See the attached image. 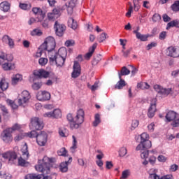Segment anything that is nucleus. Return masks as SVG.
<instances>
[{
    "label": "nucleus",
    "instance_id": "obj_1",
    "mask_svg": "<svg viewBox=\"0 0 179 179\" xmlns=\"http://www.w3.org/2000/svg\"><path fill=\"white\" fill-rule=\"evenodd\" d=\"M57 159L54 157H43L42 160L38 161V164L35 166L36 171H39L43 175H37L36 173H30L25 176V179H52L51 176H47L51 173L52 163H55Z\"/></svg>",
    "mask_w": 179,
    "mask_h": 179
},
{
    "label": "nucleus",
    "instance_id": "obj_2",
    "mask_svg": "<svg viewBox=\"0 0 179 179\" xmlns=\"http://www.w3.org/2000/svg\"><path fill=\"white\" fill-rule=\"evenodd\" d=\"M85 122V111L83 109H79L77 111L76 115L74 117L73 122L70 123V127L72 129H78L82 125V123Z\"/></svg>",
    "mask_w": 179,
    "mask_h": 179
},
{
    "label": "nucleus",
    "instance_id": "obj_3",
    "mask_svg": "<svg viewBox=\"0 0 179 179\" xmlns=\"http://www.w3.org/2000/svg\"><path fill=\"white\" fill-rule=\"evenodd\" d=\"M49 61L51 65H57V66H63L65 64V57L58 56L57 52L53 51L48 53Z\"/></svg>",
    "mask_w": 179,
    "mask_h": 179
},
{
    "label": "nucleus",
    "instance_id": "obj_4",
    "mask_svg": "<svg viewBox=\"0 0 179 179\" xmlns=\"http://www.w3.org/2000/svg\"><path fill=\"white\" fill-rule=\"evenodd\" d=\"M55 48V39L52 36L48 37L45 42L41 45V49L43 50H46L48 52V54L50 52H52L55 50L54 49Z\"/></svg>",
    "mask_w": 179,
    "mask_h": 179
},
{
    "label": "nucleus",
    "instance_id": "obj_5",
    "mask_svg": "<svg viewBox=\"0 0 179 179\" xmlns=\"http://www.w3.org/2000/svg\"><path fill=\"white\" fill-rule=\"evenodd\" d=\"M28 147H27V143H25L22 149H21V152H22V157H20L18 159V164L20 166H26V160L29 159V150H28Z\"/></svg>",
    "mask_w": 179,
    "mask_h": 179
},
{
    "label": "nucleus",
    "instance_id": "obj_6",
    "mask_svg": "<svg viewBox=\"0 0 179 179\" xmlns=\"http://www.w3.org/2000/svg\"><path fill=\"white\" fill-rule=\"evenodd\" d=\"M29 128L31 129H36L37 131H40L43 129V128H44V124H43V121H41V119L35 117L31 119Z\"/></svg>",
    "mask_w": 179,
    "mask_h": 179
},
{
    "label": "nucleus",
    "instance_id": "obj_7",
    "mask_svg": "<svg viewBox=\"0 0 179 179\" xmlns=\"http://www.w3.org/2000/svg\"><path fill=\"white\" fill-rule=\"evenodd\" d=\"M54 29L55 30L56 34L59 37H62L65 33V30H66V26H65L64 24H62L59 21H55Z\"/></svg>",
    "mask_w": 179,
    "mask_h": 179
},
{
    "label": "nucleus",
    "instance_id": "obj_8",
    "mask_svg": "<svg viewBox=\"0 0 179 179\" xmlns=\"http://www.w3.org/2000/svg\"><path fill=\"white\" fill-rule=\"evenodd\" d=\"M1 139L6 143H10L13 141V137L12 136V129H6L1 133Z\"/></svg>",
    "mask_w": 179,
    "mask_h": 179
},
{
    "label": "nucleus",
    "instance_id": "obj_9",
    "mask_svg": "<svg viewBox=\"0 0 179 179\" xmlns=\"http://www.w3.org/2000/svg\"><path fill=\"white\" fill-rule=\"evenodd\" d=\"M48 139V135L45 131H41L36 136V142L39 146H45Z\"/></svg>",
    "mask_w": 179,
    "mask_h": 179
},
{
    "label": "nucleus",
    "instance_id": "obj_10",
    "mask_svg": "<svg viewBox=\"0 0 179 179\" xmlns=\"http://www.w3.org/2000/svg\"><path fill=\"white\" fill-rule=\"evenodd\" d=\"M31 98L30 96V93L28 92L27 90L23 91L21 94L19 96L18 104L19 106H23V104H26L29 100Z\"/></svg>",
    "mask_w": 179,
    "mask_h": 179
},
{
    "label": "nucleus",
    "instance_id": "obj_11",
    "mask_svg": "<svg viewBox=\"0 0 179 179\" xmlns=\"http://www.w3.org/2000/svg\"><path fill=\"white\" fill-rule=\"evenodd\" d=\"M76 5H78V0H69L63 6V9H66L69 15H72L73 8H76Z\"/></svg>",
    "mask_w": 179,
    "mask_h": 179
},
{
    "label": "nucleus",
    "instance_id": "obj_12",
    "mask_svg": "<svg viewBox=\"0 0 179 179\" xmlns=\"http://www.w3.org/2000/svg\"><path fill=\"white\" fill-rule=\"evenodd\" d=\"M154 89L157 93L162 94V96H168L169 94H171L173 93V89L164 88L159 85H154Z\"/></svg>",
    "mask_w": 179,
    "mask_h": 179
},
{
    "label": "nucleus",
    "instance_id": "obj_13",
    "mask_svg": "<svg viewBox=\"0 0 179 179\" xmlns=\"http://www.w3.org/2000/svg\"><path fill=\"white\" fill-rule=\"evenodd\" d=\"M62 10V9L59 8H54L51 13H48V20L50 22H55L59 17Z\"/></svg>",
    "mask_w": 179,
    "mask_h": 179
},
{
    "label": "nucleus",
    "instance_id": "obj_14",
    "mask_svg": "<svg viewBox=\"0 0 179 179\" xmlns=\"http://www.w3.org/2000/svg\"><path fill=\"white\" fill-rule=\"evenodd\" d=\"M36 99L39 101H48L51 99V94L47 91H39L36 94Z\"/></svg>",
    "mask_w": 179,
    "mask_h": 179
},
{
    "label": "nucleus",
    "instance_id": "obj_15",
    "mask_svg": "<svg viewBox=\"0 0 179 179\" xmlns=\"http://www.w3.org/2000/svg\"><path fill=\"white\" fill-rule=\"evenodd\" d=\"M80 64H79V62H78L77 61H75L73 66V72L71 73L72 78H73L74 79H76V78H78V76H80Z\"/></svg>",
    "mask_w": 179,
    "mask_h": 179
},
{
    "label": "nucleus",
    "instance_id": "obj_16",
    "mask_svg": "<svg viewBox=\"0 0 179 179\" xmlns=\"http://www.w3.org/2000/svg\"><path fill=\"white\" fill-rule=\"evenodd\" d=\"M43 116L48 117V118H61L62 113L60 109H55L53 112H48Z\"/></svg>",
    "mask_w": 179,
    "mask_h": 179
},
{
    "label": "nucleus",
    "instance_id": "obj_17",
    "mask_svg": "<svg viewBox=\"0 0 179 179\" xmlns=\"http://www.w3.org/2000/svg\"><path fill=\"white\" fill-rule=\"evenodd\" d=\"M152 148V141H145L143 143H140L136 148V150H148V149H150Z\"/></svg>",
    "mask_w": 179,
    "mask_h": 179
},
{
    "label": "nucleus",
    "instance_id": "obj_18",
    "mask_svg": "<svg viewBox=\"0 0 179 179\" xmlns=\"http://www.w3.org/2000/svg\"><path fill=\"white\" fill-rule=\"evenodd\" d=\"M156 99H152L150 103V107L148 109V116L149 118H153L156 113Z\"/></svg>",
    "mask_w": 179,
    "mask_h": 179
},
{
    "label": "nucleus",
    "instance_id": "obj_19",
    "mask_svg": "<svg viewBox=\"0 0 179 179\" xmlns=\"http://www.w3.org/2000/svg\"><path fill=\"white\" fill-rule=\"evenodd\" d=\"M2 157L3 159H8L9 162H13L17 159V155L15 152L8 151L2 154Z\"/></svg>",
    "mask_w": 179,
    "mask_h": 179
},
{
    "label": "nucleus",
    "instance_id": "obj_20",
    "mask_svg": "<svg viewBox=\"0 0 179 179\" xmlns=\"http://www.w3.org/2000/svg\"><path fill=\"white\" fill-rule=\"evenodd\" d=\"M168 55L173 58H178L179 57V47L171 46L168 48Z\"/></svg>",
    "mask_w": 179,
    "mask_h": 179
},
{
    "label": "nucleus",
    "instance_id": "obj_21",
    "mask_svg": "<svg viewBox=\"0 0 179 179\" xmlns=\"http://www.w3.org/2000/svg\"><path fill=\"white\" fill-rule=\"evenodd\" d=\"M8 61L5 60L6 62H4L1 66L3 71H12V69H15V64L9 62V61H12V59H13V57H11L10 59L8 58Z\"/></svg>",
    "mask_w": 179,
    "mask_h": 179
},
{
    "label": "nucleus",
    "instance_id": "obj_22",
    "mask_svg": "<svg viewBox=\"0 0 179 179\" xmlns=\"http://www.w3.org/2000/svg\"><path fill=\"white\" fill-rule=\"evenodd\" d=\"M72 163V157H70L68 161L62 162L59 166V170L62 173H66L68 171V166Z\"/></svg>",
    "mask_w": 179,
    "mask_h": 179
},
{
    "label": "nucleus",
    "instance_id": "obj_23",
    "mask_svg": "<svg viewBox=\"0 0 179 179\" xmlns=\"http://www.w3.org/2000/svg\"><path fill=\"white\" fill-rule=\"evenodd\" d=\"M34 75L40 78H44L45 79H47V78H50V72L44 69L38 70V71L35 72Z\"/></svg>",
    "mask_w": 179,
    "mask_h": 179
},
{
    "label": "nucleus",
    "instance_id": "obj_24",
    "mask_svg": "<svg viewBox=\"0 0 179 179\" xmlns=\"http://www.w3.org/2000/svg\"><path fill=\"white\" fill-rule=\"evenodd\" d=\"M96 48H97V43H94L92 46L89 48V52L85 55V59L89 60L90 58H92V56L93 55Z\"/></svg>",
    "mask_w": 179,
    "mask_h": 179
},
{
    "label": "nucleus",
    "instance_id": "obj_25",
    "mask_svg": "<svg viewBox=\"0 0 179 179\" xmlns=\"http://www.w3.org/2000/svg\"><path fill=\"white\" fill-rule=\"evenodd\" d=\"M166 118L169 122H171V121H174L177 118V113L170 110L167 113Z\"/></svg>",
    "mask_w": 179,
    "mask_h": 179
},
{
    "label": "nucleus",
    "instance_id": "obj_26",
    "mask_svg": "<svg viewBox=\"0 0 179 179\" xmlns=\"http://www.w3.org/2000/svg\"><path fill=\"white\" fill-rule=\"evenodd\" d=\"M2 40L3 43H8L10 48H13V47H15V42L13 41V39L9 37V36H3Z\"/></svg>",
    "mask_w": 179,
    "mask_h": 179
},
{
    "label": "nucleus",
    "instance_id": "obj_27",
    "mask_svg": "<svg viewBox=\"0 0 179 179\" xmlns=\"http://www.w3.org/2000/svg\"><path fill=\"white\" fill-rule=\"evenodd\" d=\"M8 87H9V83H8L5 78H3L0 81V89L5 92V90H8Z\"/></svg>",
    "mask_w": 179,
    "mask_h": 179
},
{
    "label": "nucleus",
    "instance_id": "obj_28",
    "mask_svg": "<svg viewBox=\"0 0 179 179\" xmlns=\"http://www.w3.org/2000/svg\"><path fill=\"white\" fill-rule=\"evenodd\" d=\"M0 9L3 12H8L10 9V4L8 1H3L0 3Z\"/></svg>",
    "mask_w": 179,
    "mask_h": 179
},
{
    "label": "nucleus",
    "instance_id": "obj_29",
    "mask_svg": "<svg viewBox=\"0 0 179 179\" xmlns=\"http://www.w3.org/2000/svg\"><path fill=\"white\" fill-rule=\"evenodd\" d=\"M119 79L120 80L115 85V89H118L120 90L127 86V83H125V80L122 79V77L119 78Z\"/></svg>",
    "mask_w": 179,
    "mask_h": 179
},
{
    "label": "nucleus",
    "instance_id": "obj_30",
    "mask_svg": "<svg viewBox=\"0 0 179 179\" xmlns=\"http://www.w3.org/2000/svg\"><path fill=\"white\" fill-rule=\"evenodd\" d=\"M23 79V76L20 74H16L12 78V85H17L19 82H22Z\"/></svg>",
    "mask_w": 179,
    "mask_h": 179
},
{
    "label": "nucleus",
    "instance_id": "obj_31",
    "mask_svg": "<svg viewBox=\"0 0 179 179\" xmlns=\"http://www.w3.org/2000/svg\"><path fill=\"white\" fill-rule=\"evenodd\" d=\"M133 33L136 34V38L141 40V41H146L148 40V36L143 35L138 31H134Z\"/></svg>",
    "mask_w": 179,
    "mask_h": 179
},
{
    "label": "nucleus",
    "instance_id": "obj_32",
    "mask_svg": "<svg viewBox=\"0 0 179 179\" xmlns=\"http://www.w3.org/2000/svg\"><path fill=\"white\" fill-rule=\"evenodd\" d=\"M131 73V71L127 69V66H123L118 73L119 78H122V76H127V75H129Z\"/></svg>",
    "mask_w": 179,
    "mask_h": 179
},
{
    "label": "nucleus",
    "instance_id": "obj_33",
    "mask_svg": "<svg viewBox=\"0 0 179 179\" xmlns=\"http://www.w3.org/2000/svg\"><path fill=\"white\" fill-rule=\"evenodd\" d=\"M171 27H179V20H175L169 22L167 24L166 30H169Z\"/></svg>",
    "mask_w": 179,
    "mask_h": 179
},
{
    "label": "nucleus",
    "instance_id": "obj_34",
    "mask_svg": "<svg viewBox=\"0 0 179 179\" xmlns=\"http://www.w3.org/2000/svg\"><path fill=\"white\" fill-rule=\"evenodd\" d=\"M32 12L34 13V15H38L42 19H44L45 15L43 13V10H41V8L37 7L33 8Z\"/></svg>",
    "mask_w": 179,
    "mask_h": 179
},
{
    "label": "nucleus",
    "instance_id": "obj_35",
    "mask_svg": "<svg viewBox=\"0 0 179 179\" xmlns=\"http://www.w3.org/2000/svg\"><path fill=\"white\" fill-rule=\"evenodd\" d=\"M68 52L66 51V48H59L58 52L57 53V55H58L59 57H62L63 58H66Z\"/></svg>",
    "mask_w": 179,
    "mask_h": 179
},
{
    "label": "nucleus",
    "instance_id": "obj_36",
    "mask_svg": "<svg viewBox=\"0 0 179 179\" xmlns=\"http://www.w3.org/2000/svg\"><path fill=\"white\" fill-rule=\"evenodd\" d=\"M69 26L71 27L73 30H76L78 29V22L73 20V18L71 17L69 20Z\"/></svg>",
    "mask_w": 179,
    "mask_h": 179
},
{
    "label": "nucleus",
    "instance_id": "obj_37",
    "mask_svg": "<svg viewBox=\"0 0 179 179\" xmlns=\"http://www.w3.org/2000/svg\"><path fill=\"white\" fill-rule=\"evenodd\" d=\"M150 85L148 84V83L141 82L137 84V89H141L142 90H145V89H149Z\"/></svg>",
    "mask_w": 179,
    "mask_h": 179
},
{
    "label": "nucleus",
    "instance_id": "obj_38",
    "mask_svg": "<svg viewBox=\"0 0 179 179\" xmlns=\"http://www.w3.org/2000/svg\"><path fill=\"white\" fill-rule=\"evenodd\" d=\"M73 138V145L71 148V152L75 153V150L78 149V141H76V137L75 136H72Z\"/></svg>",
    "mask_w": 179,
    "mask_h": 179
},
{
    "label": "nucleus",
    "instance_id": "obj_39",
    "mask_svg": "<svg viewBox=\"0 0 179 179\" xmlns=\"http://www.w3.org/2000/svg\"><path fill=\"white\" fill-rule=\"evenodd\" d=\"M0 177L1 178H5V179H11L12 175H10L8 173H6L3 171H0Z\"/></svg>",
    "mask_w": 179,
    "mask_h": 179
},
{
    "label": "nucleus",
    "instance_id": "obj_40",
    "mask_svg": "<svg viewBox=\"0 0 179 179\" xmlns=\"http://www.w3.org/2000/svg\"><path fill=\"white\" fill-rule=\"evenodd\" d=\"M101 121L100 120V114L96 113L94 116V121L93 122L94 127H97Z\"/></svg>",
    "mask_w": 179,
    "mask_h": 179
},
{
    "label": "nucleus",
    "instance_id": "obj_41",
    "mask_svg": "<svg viewBox=\"0 0 179 179\" xmlns=\"http://www.w3.org/2000/svg\"><path fill=\"white\" fill-rule=\"evenodd\" d=\"M0 65H2V63L5 62V61H9V59H8V55L1 52L0 54Z\"/></svg>",
    "mask_w": 179,
    "mask_h": 179
},
{
    "label": "nucleus",
    "instance_id": "obj_42",
    "mask_svg": "<svg viewBox=\"0 0 179 179\" xmlns=\"http://www.w3.org/2000/svg\"><path fill=\"white\" fill-rule=\"evenodd\" d=\"M41 86H43V83H41V82L34 83L32 85V89L34 90H40V89H41Z\"/></svg>",
    "mask_w": 179,
    "mask_h": 179
},
{
    "label": "nucleus",
    "instance_id": "obj_43",
    "mask_svg": "<svg viewBox=\"0 0 179 179\" xmlns=\"http://www.w3.org/2000/svg\"><path fill=\"white\" fill-rule=\"evenodd\" d=\"M26 136H28L29 138H36L38 134H37V131H31L29 133H25Z\"/></svg>",
    "mask_w": 179,
    "mask_h": 179
},
{
    "label": "nucleus",
    "instance_id": "obj_44",
    "mask_svg": "<svg viewBox=\"0 0 179 179\" xmlns=\"http://www.w3.org/2000/svg\"><path fill=\"white\" fill-rule=\"evenodd\" d=\"M141 143H143L146 141H149V134H147V133H143L141 135Z\"/></svg>",
    "mask_w": 179,
    "mask_h": 179
},
{
    "label": "nucleus",
    "instance_id": "obj_45",
    "mask_svg": "<svg viewBox=\"0 0 179 179\" xmlns=\"http://www.w3.org/2000/svg\"><path fill=\"white\" fill-rule=\"evenodd\" d=\"M127 153V148L122 147L119 151V155L120 157H124Z\"/></svg>",
    "mask_w": 179,
    "mask_h": 179
},
{
    "label": "nucleus",
    "instance_id": "obj_46",
    "mask_svg": "<svg viewBox=\"0 0 179 179\" xmlns=\"http://www.w3.org/2000/svg\"><path fill=\"white\" fill-rule=\"evenodd\" d=\"M19 6L20 9H23L24 10H27V9H30L31 8L30 4L23 3H20Z\"/></svg>",
    "mask_w": 179,
    "mask_h": 179
},
{
    "label": "nucleus",
    "instance_id": "obj_47",
    "mask_svg": "<svg viewBox=\"0 0 179 179\" xmlns=\"http://www.w3.org/2000/svg\"><path fill=\"white\" fill-rule=\"evenodd\" d=\"M172 10L173 12L179 11V1H176L171 6Z\"/></svg>",
    "mask_w": 179,
    "mask_h": 179
},
{
    "label": "nucleus",
    "instance_id": "obj_48",
    "mask_svg": "<svg viewBox=\"0 0 179 179\" xmlns=\"http://www.w3.org/2000/svg\"><path fill=\"white\" fill-rule=\"evenodd\" d=\"M66 153H68V151H66V149H65V148H62L57 151V155L59 156H66Z\"/></svg>",
    "mask_w": 179,
    "mask_h": 179
},
{
    "label": "nucleus",
    "instance_id": "obj_49",
    "mask_svg": "<svg viewBox=\"0 0 179 179\" xmlns=\"http://www.w3.org/2000/svg\"><path fill=\"white\" fill-rule=\"evenodd\" d=\"M106 38H107V34L103 32L98 38V41L99 43H103V41H106Z\"/></svg>",
    "mask_w": 179,
    "mask_h": 179
},
{
    "label": "nucleus",
    "instance_id": "obj_50",
    "mask_svg": "<svg viewBox=\"0 0 179 179\" xmlns=\"http://www.w3.org/2000/svg\"><path fill=\"white\" fill-rule=\"evenodd\" d=\"M41 34H43V32L38 29H35L31 32V36H41Z\"/></svg>",
    "mask_w": 179,
    "mask_h": 179
},
{
    "label": "nucleus",
    "instance_id": "obj_51",
    "mask_svg": "<svg viewBox=\"0 0 179 179\" xmlns=\"http://www.w3.org/2000/svg\"><path fill=\"white\" fill-rule=\"evenodd\" d=\"M159 20H162V17L159 14L155 13L152 16V21L156 23V22H159Z\"/></svg>",
    "mask_w": 179,
    "mask_h": 179
},
{
    "label": "nucleus",
    "instance_id": "obj_52",
    "mask_svg": "<svg viewBox=\"0 0 179 179\" xmlns=\"http://www.w3.org/2000/svg\"><path fill=\"white\" fill-rule=\"evenodd\" d=\"M143 151L141 152V159H147V157H149V150H143Z\"/></svg>",
    "mask_w": 179,
    "mask_h": 179
},
{
    "label": "nucleus",
    "instance_id": "obj_53",
    "mask_svg": "<svg viewBox=\"0 0 179 179\" xmlns=\"http://www.w3.org/2000/svg\"><path fill=\"white\" fill-rule=\"evenodd\" d=\"M7 103L13 110H16V108H17V105H16L13 101L8 99Z\"/></svg>",
    "mask_w": 179,
    "mask_h": 179
},
{
    "label": "nucleus",
    "instance_id": "obj_54",
    "mask_svg": "<svg viewBox=\"0 0 179 179\" xmlns=\"http://www.w3.org/2000/svg\"><path fill=\"white\" fill-rule=\"evenodd\" d=\"M66 47H73L75 45V41L73 40H67L65 42Z\"/></svg>",
    "mask_w": 179,
    "mask_h": 179
},
{
    "label": "nucleus",
    "instance_id": "obj_55",
    "mask_svg": "<svg viewBox=\"0 0 179 179\" xmlns=\"http://www.w3.org/2000/svg\"><path fill=\"white\" fill-rule=\"evenodd\" d=\"M47 62H48V59L47 58H40L38 60V63L40 64V65H41L42 66H44V65H45L47 64Z\"/></svg>",
    "mask_w": 179,
    "mask_h": 179
},
{
    "label": "nucleus",
    "instance_id": "obj_56",
    "mask_svg": "<svg viewBox=\"0 0 179 179\" xmlns=\"http://www.w3.org/2000/svg\"><path fill=\"white\" fill-rule=\"evenodd\" d=\"M59 134L62 138H65V136H66V129L59 128Z\"/></svg>",
    "mask_w": 179,
    "mask_h": 179
},
{
    "label": "nucleus",
    "instance_id": "obj_57",
    "mask_svg": "<svg viewBox=\"0 0 179 179\" xmlns=\"http://www.w3.org/2000/svg\"><path fill=\"white\" fill-rule=\"evenodd\" d=\"M24 136H26V133L25 134H21L17 135V136L15 137L14 140L15 142H19V141H22V139H23V138H24Z\"/></svg>",
    "mask_w": 179,
    "mask_h": 179
},
{
    "label": "nucleus",
    "instance_id": "obj_58",
    "mask_svg": "<svg viewBox=\"0 0 179 179\" xmlns=\"http://www.w3.org/2000/svg\"><path fill=\"white\" fill-rule=\"evenodd\" d=\"M157 45V43L156 42H152L146 46V50L149 51L150 50H152L153 47H156Z\"/></svg>",
    "mask_w": 179,
    "mask_h": 179
},
{
    "label": "nucleus",
    "instance_id": "obj_59",
    "mask_svg": "<svg viewBox=\"0 0 179 179\" xmlns=\"http://www.w3.org/2000/svg\"><path fill=\"white\" fill-rule=\"evenodd\" d=\"M127 177H129V171L128 170L124 171L122 173L121 179H127Z\"/></svg>",
    "mask_w": 179,
    "mask_h": 179
},
{
    "label": "nucleus",
    "instance_id": "obj_60",
    "mask_svg": "<svg viewBox=\"0 0 179 179\" xmlns=\"http://www.w3.org/2000/svg\"><path fill=\"white\" fill-rule=\"evenodd\" d=\"M138 125H139V121L133 120L131 122V129H135V128H138Z\"/></svg>",
    "mask_w": 179,
    "mask_h": 179
},
{
    "label": "nucleus",
    "instance_id": "obj_61",
    "mask_svg": "<svg viewBox=\"0 0 179 179\" xmlns=\"http://www.w3.org/2000/svg\"><path fill=\"white\" fill-rule=\"evenodd\" d=\"M122 52L123 53V57H124V58H128V55L131 54V49H129L127 50H122Z\"/></svg>",
    "mask_w": 179,
    "mask_h": 179
},
{
    "label": "nucleus",
    "instance_id": "obj_62",
    "mask_svg": "<svg viewBox=\"0 0 179 179\" xmlns=\"http://www.w3.org/2000/svg\"><path fill=\"white\" fill-rule=\"evenodd\" d=\"M133 10H134V7L131 6H129L127 13H126V17H129L131 16Z\"/></svg>",
    "mask_w": 179,
    "mask_h": 179
},
{
    "label": "nucleus",
    "instance_id": "obj_63",
    "mask_svg": "<svg viewBox=\"0 0 179 179\" xmlns=\"http://www.w3.org/2000/svg\"><path fill=\"white\" fill-rule=\"evenodd\" d=\"M172 126L174 128H177V127H179V118L173 121Z\"/></svg>",
    "mask_w": 179,
    "mask_h": 179
},
{
    "label": "nucleus",
    "instance_id": "obj_64",
    "mask_svg": "<svg viewBox=\"0 0 179 179\" xmlns=\"http://www.w3.org/2000/svg\"><path fill=\"white\" fill-rule=\"evenodd\" d=\"M149 178L150 179H160V177L159 176H157V174L154 173V174L150 175Z\"/></svg>",
    "mask_w": 179,
    "mask_h": 179
}]
</instances>
